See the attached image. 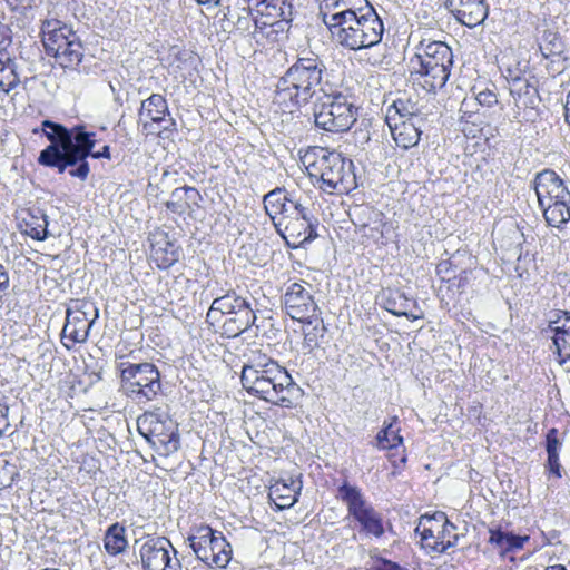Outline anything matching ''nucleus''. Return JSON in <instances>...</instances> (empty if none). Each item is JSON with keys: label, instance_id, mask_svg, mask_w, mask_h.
I'll list each match as a JSON object with an SVG mask.
<instances>
[{"label": "nucleus", "instance_id": "nucleus-1", "mask_svg": "<svg viewBox=\"0 0 570 570\" xmlns=\"http://www.w3.org/2000/svg\"><path fill=\"white\" fill-rule=\"evenodd\" d=\"M41 131L48 138L50 145L40 151L38 163L46 167L56 168L60 174L65 173L68 167H72L69 175L86 180L90 171L88 157L96 159L111 158L108 145L99 151L92 150L96 144L95 132L87 131L81 125L67 128L61 124L46 119L41 122Z\"/></svg>", "mask_w": 570, "mask_h": 570}, {"label": "nucleus", "instance_id": "nucleus-2", "mask_svg": "<svg viewBox=\"0 0 570 570\" xmlns=\"http://www.w3.org/2000/svg\"><path fill=\"white\" fill-rule=\"evenodd\" d=\"M242 368L243 387L274 405L291 409L303 396V390L287 370L261 351H250Z\"/></svg>", "mask_w": 570, "mask_h": 570}, {"label": "nucleus", "instance_id": "nucleus-3", "mask_svg": "<svg viewBox=\"0 0 570 570\" xmlns=\"http://www.w3.org/2000/svg\"><path fill=\"white\" fill-rule=\"evenodd\" d=\"M324 61L316 55L298 57L297 60L278 79L274 95V102L288 108L298 109L307 105L321 83L324 71Z\"/></svg>", "mask_w": 570, "mask_h": 570}, {"label": "nucleus", "instance_id": "nucleus-4", "mask_svg": "<svg viewBox=\"0 0 570 570\" xmlns=\"http://www.w3.org/2000/svg\"><path fill=\"white\" fill-rule=\"evenodd\" d=\"M311 179L321 183L320 188L328 194H347L357 187L354 164L340 153L313 147L302 157Z\"/></svg>", "mask_w": 570, "mask_h": 570}, {"label": "nucleus", "instance_id": "nucleus-5", "mask_svg": "<svg viewBox=\"0 0 570 570\" xmlns=\"http://www.w3.org/2000/svg\"><path fill=\"white\" fill-rule=\"evenodd\" d=\"M410 59L411 75L428 92L445 86L453 66L451 48L443 41L422 40Z\"/></svg>", "mask_w": 570, "mask_h": 570}, {"label": "nucleus", "instance_id": "nucleus-6", "mask_svg": "<svg viewBox=\"0 0 570 570\" xmlns=\"http://www.w3.org/2000/svg\"><path fill=\"white\" fill-rule=\"evenodd\" d=\"M328 29L342 47L360 50L373 47L382 40L384 24L373 8L358 14L342 16L341 22L332 23Z\"/></svg>", "mask_w": 570, "mask_h": 570}, {"label": "nucleus", "instance_id": "nucleus-7", "mask_svg": "<svg viewBox=\"0 0 570 570\" xmlns=\"http://www.w3.org/2000/svg\"><path fill=\"white\" fill-rule=\"evenodd\" d=\"M117 370L120 372L121 391L137 403L154 400L161 390L160 373L153 363L121 361Z\"/></svg>", "mask_w": 570, "mask_h": 570}, {"label": "nucleus", "instance_id": "nucleus-8", "mask_svg": "<svg viewBox=\"0 0 570 570\" xmlns=\"http://www.w3.org/2000/svg\"><path fill=\"white\" fill-rule=\"evenodd\" d=\"M357 108L342 92L324 94L314 105V122L330 132H345L356 121Z\"/></svg>", "mask_w": 570, "mask_h": 570}, {"label": "nucleus", "instance_id": "nucleus-9", "mask_svg": "<svg viewBox=\"0 0 570 570\" xmlns=\"http://www.w3.org/2000/svg\"><path fill=\"white\" fill-rule=\"evenodd\" d=\"M57 20L42 24V43L46 52L56 58L62 68H76L82 60L83 47L77 36Z\"/></svg>", "mask_w": 570, "mask_h": 570}, {"label": "nucleus", "instance_id": "nucleus-10", "mask_svg": "<svg viewBox=\"0 0 570 570\" xmlns=\"http://www.w3.org/2000/svg\"><path fill=\"white\" fill-rule=\"evenodd\" d=\"M337 498L345 504L347 515L360 524L362 532L375 538L384 534L381 513L365 499L358 487L344 481L337 489Z\"/></svg>", "mask_w": 570, "mask_h": 570}, {"label": "nucleus", "instance_id": "nucleus-11", "mask_svg": "<svg viewBox=\"0 0 570 570\" xmlns=\"http://www.w3.org/2000/svg\"><path fill=\"white\" fill-rule=\"evenodd\" d=\"M196 558L209 567L224 569L232 560V546L225 537L209 525H199L188 535Z\"/></svg>", "mask_w": 570, "mask_h": 570}, {"label": "nucleus", "instance_id": "nucleus-12", "mask_svg": "<svg viewBox=\"0 0 570 570\" xmlns=\"http://www.w3.org/2000/svg\"><path fill=\"white\" fill-rule=\"evenodd\" d=\"M138 431L146 441L161 455L168 456L178 451L180 439L177 424L163 420L157 413H145L138 419Z\"/></svg>", "mask_w": 570, "mask_h": 570}, {"label": "nucleus", "instance_id": "nucleus-13", "mask_svg": "<svg viewBox=\"0 0 570 570\" xmlns=\"http://www.w3.org/2000/svg\"><path fill=\"white\" fill-rule=\"evenodd\" d=\"M144 570H180V561L171 542L165 537H148L139 549Z\"/></svg>", "mask_w": 570, "mask_h": 570}, {"label": "nucleus", "instance_id": "nucleus-14", "mask_svg": "<svg viewBox=\"0 0 570 570\" xmlns=\"http://www.w3.org/2000/svg\"><path fill=\"white\" fill-rule=\"evenodd\" d=\"M440 529H433L431 525L425 527V522L419 523L415 533L420 535L421 546L429 552L444 553L449 548L456 544L458 534L453 533L456 527L448 520L442 511L433 514Z\"/></svg>", "mask_w": 570, "mask_h": 570}, {"label": "nucleus", "instance_id": "nucleus-15", "mask_svg": "<svg viewBox=\"0 0 570 570\" xmlns=\"http://www.w3.org/2000/svg\"><path fill=\"white\" fill-rule=\"evenodd\" d=\"M98 317V308L88 303H82L81 307L76 309H67L61 336L62 344L70 350L71 345L63 342V340H69L71 344L85 343L88 340L90 328Z\"/></svg>", "mask_w": 570, "mask_h": 570}, {"label": "nucleus", "instance_id": "nucleus-16", "mask_svg": "<svg viewBox=\"0 0 570 570\" xmlns=\"http://www.w3.org/2000/svg\"><path fill=\"white\" fill-rule=\"evenodd\" d=\"M283 304L286 314L296 321L313 324V318H317L318 307L314 302L312 294L301 284H291L284 296Z\"/></svg>", "mask_w": 570, "mask_h": 570}, {"label": "nucleus", "instance_id": "nucleus-17", "mask_svg": "<svg viewBox=\"0 0 570 570\" xmlns=\"http://www.w3.org/2000/svg\"><path fill=\"white\" fill-rule=\"evenodd\" d=\"M317 225L318 220L313 215V210L309 209L306 212V216H299L284 223H275V228L288 246L297 248L311 243L317 237Z\"/></svg>", "mask_w": 570, "mask_h": 570}, {"label": "nucleus", "instance_id": "nucleus-18", "mask_svg": "<svg viewBox=\"0 0 570 570\" xmlns=\"http://www.w3.org/2000/svg\"><path fill=\"white\" fill-rule=\"evenodd\" d=\"M169 108L167 100L160 94H153L147 99L141 101L138 111L139 120L142 122V128L147 130L153 124L161 125L164 131H173L176 129V121L169 116Z\"/></svg>", "mask_w": 570, "mask_h": 570}, {"label": "nucleus", "instance_id": "nucleus-19", "mask_svg": "<svg viewBox=\"0 0 570 570\" xmlns=\"http://www.w3.org/2000/svg\"><path fill=\"white\" fill-rule=\"evenodd\" d=\"M444 6L460 23L469 28L481 24L489 14L484 0H444Z\"/></svg>", "mask_w": 570, "mask_h": 570}, {"label": "nucleus", "instance_id": "nucleus-20", "mask_svg": "<svg viewBox=\"0 0 570 570\" xmlns=\"http://www.w3.org/2000/svg\"><path fill=\"white\" fill-rule=\"evenodd\" d=\"M246 309H253L250 301L235 291H228L213 301L206 318L207 322L215 325V323H220L224 316L245 313Z\"/></svg>", "mask_w": 570, "mask_h": 570}, {"label": "nucleus", "instance_id": "nucleus-21", "mask_svg": "<svg viewBox=\"0 0 570 570\" xmlns=\"http://www.w3.org/2000/svg\"><path fill=\"white\" fill-rule=\"evenodd\" d=\"M253 20L256 28L274 26L278 22L288 23L293 16V6L289 0H269L253 10Z\"/></svg>", "mask_w": 570, "mask_h": 570}, {"label": "nucleus", "instance_id": "nucleus-22", "mask_svg": "<svg viewBox=\"0 0 570 570\" xmlns=\"http://www.w3.org/2000/svg\"><path fill=\"white\" fill-rule=\"evenodd\" d=\"M389 127L395 144L406 150L419 144L425 127V119L424 117L413 116L399 122H392Z\"/></svg>", "mask_w": 570, "mask_h": 570}, {"label": "nucleus", "instance_id": "nucleus-23", "mask_svg": "<svg viewBox=\"0 0 570 570\" xmlns=\"http://www.w3.org/2000/svg\"><path fill=\"white\" fill-rule=\"evenodd\" d=\"M532 185L538 200L556 196L570 198V191L564 180L552 169L538 173Z\"/></svg>", "mask_w": 570, "mask_h": 570}, {"label": "nucleus", "instance_id": "nucleus-24", "mask_svg": "<svg viewBox=\"0 0 570 570\" xmlns=\"http://www.w3.org/2000/svg\"><path fill=\"white\" fill-rule=\"evenodd\" d=\"M323 20L327 27L332 23L341 22L342 16L348 13L358 14L366 9H373L367 0H323Z\"/></svg>", "mask_w": 570, "mask_h": 570}, {"label": "nucleus", "instance_id": "nucleus-25", "mask_svg": "<svg viewBox=\"0 0 570 570\" xmlns=\"http://www.w3.org/2000/svg\"><path fill=\"white\" fill-rule=\"evenodd\" d=\"M509 91L514 99V105L520 108H534L539 100V91L534 82L521 76H513L509 71Z\"/></svg>", "mask_w": 570, "mask_h": 570}, {"label": "nucleus", "instance_id": "nucleus-26", "mask_svg": "<svg viewBox=\"0 0 570 570\" xmlns=\"http://www.w3.org/2000/svg\"><path fill=\"white\" fill-rule=\"evenodd\" d=\"M200 199V193L195 187L184 186L175 188L165 205L171 213L183 215L191 210L193 206H198Z\"/></svg>", "mask_w": 570, "mask_h": 570}, {"label": "nucleus", "instance_id": "nucleus-27", "mask_svg": "<svg viewBox=\"0 0 570 570\" xmlns=\"http://www.w3.org/2000/svg\"><path fill=\"white\" fill-rule=\"evenodd\" d=\"M255 321L256 314L254 309H246L245 313L224 316L223 321L218 324L222 328V335L228 338H235L250 328Z\"/></svg>", "mask_w": 570, "mask_h": 570}, {"label": "nucleus", "instance_id": "nucleus-28", "mask_svg": "<svg viewBox=\"0 0 570 570\" xmlns=\"http://www.w3.org/2000/svg\"><path fill=\"white\" fill-rule=\"evenodd\" d=\"M299 487H295V482L292 481L287 484L284 481H277L269 488V499L275 505L283 510L293 507L297 502Z\"/></svg>", "mask_w": 570, "mask_h": 570}, {"label": "nucleus", "instance_id": "nucleus-29", "mask_svg": "<svg viewBox=\"0 0 570 570\" xmlns=\"http://www.w3.org/2000/svg\"><path fill=\"white\" fill-rule=\"evenodd\" d=\"M558 430L552 428L547 432L546 435V451L548 454L547 464L549 472L558 479L562 478V468L560 464V451L562 448V442L558 438Z\"/></svg>", "mask_w": 570, "mask_h": 570}, {"label": "nucleus", "instance_id": "nucleus-30", "mask_svg": "<svg viewBox=\"0 0 570 570\" xmlns=\"http://www.w3.org/2000/svg\"><path fill=\"white\" fill-rule=\"evenodd\" d=\"M384 308L395 316L409 317L411 301L399 289H387L382 296Z\"/></svg>", "mask_w": 570, "mask_h": 570}, {"label": "nucleus", "instance_id": "nucleus-31", "mask_svg": "<svg viewBox=\"0 0 570 570\" xmlns=\"http://www.w3.org/2000/svg\"><path fill=\"white\" fill-rule=\"evenodd\" d=\"M125 532V528L119 523H114L107 529L104 546L109 554L117 556L125 551L128 544Z\"/></svg>", "mask_w": 570, "mask_h": 570}, {"label": "nucleus", "instance_id": "nucleus-32", "mask_svg": "<svg viewBox=\"0 0 570 570\" xmlns=\"http://www.w3.org/2000/svg\"><path fill=\"white\" fill-rule=\"evenodd\" d=\"M396 421L397 417L393 416L391 422H384L382 430L377 432L375 441L379 449L391 450L403 443V438L400 435V429L393 430V424Z\"/></svg>", "mask_w": 570, "mask_h": 570}, {"label": "nucleus", "instance_id": "nucleus-33", "mask_svg": "<svg viewBox=\"0 0 570 570\" xmlns=\"http://www.w3.org/2000/svg\"><path fill=\"white\" fill-rule=\"evenodd\" d=\"M16 69L17 65L11 58L9 60L0 59V90L6 94H9L20 83Z\"/></svg>", "mask_w": 570, "mask_h": 570}, {"label": "nucleus", "instance_id": "nucleus-34", "mask_svg": "<svg viewBox=\"0 0 570 570\" xmlns=\"http://www.w3.org/2000/svg\"><path fill=\"white\" fill-rule=\"evenodd\" d=\"M309 209L312 208L306 199L303 197H295L294 195L289 194L283 215L278 217L277 222L284 223L295 219L299 216H306V212Z\"/></svg>", "mask_w": 570, "mask_h": 570}, {"label": "nucleus", "instance_id": "nucleus-35", "mask_svg": "<svg viewBox=\"0 0 570 570\" xmlns=\"http://www.w3.org/2000/svg\"><path fill=\"white\" fill-rule=\"evenodd\" d=\"M309 209L312 208L306 199L303 197H295L294 195L289 194L283 215L278 217L277 222L284 223L295 219L299 216H306V212Z\"/></svg>", "mask_w": 570, "mask_h": 570}, {"label": "nucleus", "instance_id": "nucleus-36", "mask_svg": "<svg viewBox=\"0 0 570 570\" xmlns=\"http://www.w3.org/2000/svg\"><path fill=\"white\" fill-rule=\"evenodd\" d=\"M37 213L30 214V220L26 222V234L36 240H45L48 237L47 216L40 209Z\"/></svg>", "mask_w": 570, "mask_h": 570}, {"label": "nucleus", "instance_id": "nucleus-37", "mask_svg": "<svg viewBox=\"0 0 570 570\" xmlns=\"http://www.w3.org/2000/svg\"><path fill=\"white\" fill-rule=\"evenodd\" d=\"M288 193L285 189L276 187L275 189L268 191L264 198V209L265 213L269 216L273 224L277 223V212L281 208V205L284 200H287Z\"/></svg>", "mask_w": 570, "mask_h": 570}, {"label": "nucleus", "instance_id": "nucleus-38", "mask_svg": "<svg viewBox=\"0 0 570 570\" xmlns=\"http://www.w3.org/2000/svg\"><path fill=\"white\" fill-rule=\"evenodd\" d=\"M413 116L423 117L421 112L413 109V106L409 107L403 100H397L387 108L385 120L387 125H392Z\"/></svg>", "mask_w": 570, "mask_h": 570}, {"label": "nucleus", "instance_id": "nucleus-39", "mask_svg": "<svg viewBox=\"0 0 570 570\" xmlns=\"http://www.w3.org/2000/svg\"><path fill=\"white\" fill-rule=\"evenodd\" d=\"M314 321H316L315 326L312 328L307 327L304 332L303 348L307 353L313 352L320 346V340L322 338L325 331L324 326L320 325L318 317L313 318V322Z\"/></svg>", "mask_w": 570, "mask_h": 570}, {"label": "nucleus", "instance_id": "nucleus-40", "mask_svg": "<svg viewBox=\"0 0 570 570\" xmlns=\"http://www.w3.org/2000/svg\"><path fill=\"white\" fill-rule=\"evenodd\" d=\"M562 49L559 36L552 31H544L543 43L540 45V51L542 56L548 58L554 52H560Z\"/></svg>", "mask_w": 570, "mask_h": 570}, {"label": "nucleus", "instance_id": "nucleus-41", "mask_svg": "<svg viewBox=\"0 0 570 570\" xmlns=\"http://www.w3.org/2000/svg\"><path fill=\"white\" fill-rule=\"evenodd\" d=\"M551 332H553L552 342L556 347V351L559 355H561V352L570 347V331L564 330H558V328H549Z\"/></svg>", "mask_w": 570, "mask_h": 570}, {"label": "nucleus", "instance_id": "nucleus-42", "mask_svg": "<svg viewBox=\"0 0 570 570\" xmlns=\"http://www.w3.org/2000/svg\"><path fill=\"white\" fill-rule=\"evenodd\" d=\"M529 540L528 535H517L511 532L507 534V543L504 544L502 553L519 550L523 547L524 542Z\"/></svg>", "mask_w": 570, "mask_h": 570}, {"label": "nucleus", "instance_id": "nucleus-43", "mask_svg": "<svg viewBox=\"0 0 570 570\" xmlns=\"http://www.w3.org/2000/svg\"><path fill=\"white\" fill-rule=\"evenodd\" d=\"M10 29L7 26L0 27V59L9 60L10 56L7 52L8 47L11 45Z\"/></svg>", "mask_w": 570, "mask_h": 570}, {"label": "nucleus", "instance_id": "nucleus-44", "mask_svg": "<svg viewBox=\"0 0 570 570\" xmlns=\"http://www.w3.org/2000/svg\"><path fill=\"white\" fill-rule=\"evenodd\" d=\"M549 328H558L561 331H570V312L559 311L557 318L549 322Z\"/></svg>", "mask_w": 570, "mask_h": 570}, {"label": "nucleus", "instance_id": "nucleus-45", "mask_svg": "<svg viewBox=\"0 0 570 570\" xmlns=\"http://www.w3.org/2000/svg\"><path fill=\"white\" fill-rule=\"evenodd\" d=\"M507 534L508 532L501 531L500 529H491L489 542L502 552L507 543Z\"/></svg>", "mask_w": 570, "mask_h": 570}, {"label": "nucleus", "instance_id": "nucleus-46", "mask_svg": "<svg viewBox=\"0 0 570 570\" xmlns=\"http://www.w3.org/2000/svg\"><path fill=\"white\" fill-rule=\"evenodd\" d=\"M476 100L480 105L491 107L498 102L497 96L493 91L485 89L476 95Z\"/></svg>", "mask_w": 570, "mask_h": 570}, {"label": "nucleus", "instance_id": "nucleus-47", "mask_svg": "<svg viewBox=\"0 0 570 570\" xmlns=\"http://www.w3.org/2000/svg\"><path fill=\"white\" fill-rule=\"evenodd\" d=\"M10 287V276L8 269L0 264V299L7 294Z\"/></svg>", "mask_w": 570, "mask_h": 570}, {"label": "nucleus", "instance_id": "nucleus-48", "mask_svg": "<svg viewBox=\"0 0 570 570\" xmlns=\"http://www.w3.org/2000/svg\"><path fill=\"white\" fill-rule=\"evenodd\" d=\"M9 426L8 406L0 403V435H2Z\"/></svg>", "mask_w": 570, "mask_h": 570}, {"label": "nucleus", "instance_id": "nucleus-49", "mask_svg": "<svg viewBox=\"0 0 570 570\" xmlns=\"http://www.w3.org/2000/svg\"><path fill=\"white\" fill-rule=\"evenodd\" d=\"M377 570H407L401 567L399 563L383 559Z\"/></svg>", "mask_w": 570, "mask_h": 570}, {"label": "nucleus", "instance_id": "nucleus-50", "mask_svg": "<svg viewBox=\"0 0 570 570\" xmlns=\"http://www.w3.org/2000/svg\"><path fill=\"white\" fill-rule=\"evenodd\" d=\"M422 522H425V527H429L431 525L433 529H440L441 527H438L436 524V521H434L433 519V515L429 517V515H423L420 518V522L419 523H422Z\"/></svg>", "mask_w": 570, "mask_h": 570}, {"label": "nucleus", "instance_id": "nucleus-51", "mask_svg": "<svg viewBox=\"0 0 570 570\" xmlns=\"http://www.w3.org/2000/svg\"><path fill=\"white\" fill-rule=\"evenodd\" d=\"M564 110H566V120L570 125V90H569V94L567 96V102H566V106H564Z\"/></svg>", "mask_w": 570, "mask_h": 570}, {"label": "nucleus", "instance_id": "nucleus-52", "mask_svg": "<svg viewBox=\"0 0 570 570\" xmlns=\"http://www.w3.org/2000/svg\"><path fill=\"white\" fill-rule=\"evenodd\" d=\"M546 570H567L562 564H553L546 568Z\"/></svg>", "mask_w": 570, "mask_h": 570}, {"label": "nucleus", "instance_id": "nucleus-53", "mask_svg": "<svg viewBox=\"0 0 570 570\" xmlns=\"http://www.w3.org/2000/svg\"><path fill=\"white\" fill-rule=\"evenodd\" d=\"M286 202H287V200H284V202L282 203V205H281V208H278V210H276V212H277V218H278V217H281V216L283 215V212H284L285 206H286Z\"/></svg>", "mask_w": 570, "mask_h": 570}, {"label": "nucleus", "instance_id": "nucleus-54", "mask_svg": "<svg viewBox=\"0 0 570 570\" xmlns=\"http://www.w3.org/2000/svg\"><path fill=\"white\" fill-rule=\"evenodd\" d=\"M198 3H202V4H209V3H215L217 4L219 0H196Z\"/></svg>", "mask_w": 570, "mask_h": 570}, {"label": "nucleus", "instance_id": "nucleus-55", "mask_svg": "<svg viewBox=\"0 0 570 570\" xmlns=\"http://www.w3.org/2000/svg\"><path fill=\"white\" fill-rule=\"evenodd\" d=\"M38 132H39L38 128L33 129V134H38Z\"/></svg>", "mask_w": 570, "mask_h": 570}]
</instances>
